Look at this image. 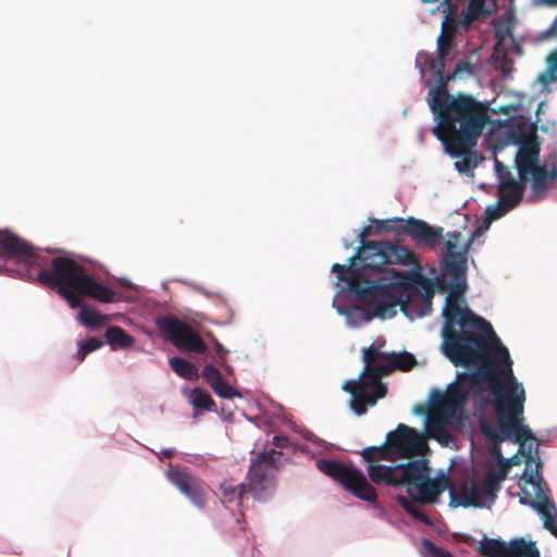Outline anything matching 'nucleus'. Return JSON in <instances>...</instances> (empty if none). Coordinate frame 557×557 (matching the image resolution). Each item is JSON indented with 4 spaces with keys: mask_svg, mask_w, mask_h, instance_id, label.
<instances>
[{
    "mask_svg": "<svg viewBox=\"0 0 557 557\" xmlns=\"http://www.w3.org/2000/svg\"><path fill=\"white\" fill-rule=\"evenodd\" d=\"M416 364V358L412 354L407 351L389 352L384 356L381 362H374L372 366L363 368V373L373 374L380 380L381 375L389 374L395 369L407 371Z\"/></svg>",
    "mask_w": 557,
    "mask_h": 557,
    "instance_id": "nucleus-20",
    "label": "nucleus"
},
{
    "mask_svg": "<svg viewBox=\"0 0 557 557\" xmlns=\"http://www.w3.org/2000/svg\"><path fill=\"white\" fill-rule=\"evenodd\" d=\"M480 552L488 557H504L505 542L498 539L483 537L479 546Z\"/></svg>",
    "mask_w": 557,
    "mask_h": 557,
    "instance_id": "nucleus-36",
    "label": "nucleus"
},
{
    "mask_svg": "<svg viewBox=\"0 0 557 557\" xmlns=\"http://www.w3.org/2000/svg\"><path fill=\"white\" fill-rule=\"evenodd\" d=\"M298 432L301 434V436L305 440L314 443L319 447H324L326 445V442L324 440L319 438L317 435H314L311 431H309L307 429H302Z\"/></svg>",
    "mask_w": 557,
    "mask_h": 557,
    "instance_id": "nucleus-42",
    "label": "nucleus"
},
{
    "mask_svg": "<svg viewBox=\"0 0 557 557\" xmlns=\"http://www.w3.org/2000/svg\"><path fill=\"white\" fill-rule=\"evenodd\" d=\"M186 396L195 409L214 411V400L207 391L194 387L186 393Z\"/></svg>",
    "mask_w": 557,
    "mask_h": 557,
    "instance_id": "nucleus-31",
    "label": "nucleus"
},
{
    "mask_svg": "<svg viewBox=\"0 0 557 557\" xmlns=\"http://www.w3.org/2000/svg\"><path fill=\"white\" fill-rule=\"evenodd\" d=\"M342 388L350 394L349 408L358 417L367 413V407L374 406L377 399L385 397L387 387L370 373L359 374L355 380L346 381Z\"/></svg>",
    "mask_w": 557,
    "mask_h": 557,
    "instance_id": "nucleus-14",
    "label": "nucleus"
},
{
    "mask_svg": "<svg viewBox=\"0 0 557 557\" xmlns=\"http://www.w3.org/2000/svg\"><path fill=\"white\" fill-rule=\"evenodd\" d=\"M385 223H389L391 232L397 236L401 234L410 235L413 239H418V219L410 216L407 220L403 218L386 219Z\"/></svg>",
    "mask_w": 557,
    "mask_h": 557,
    "instance_id": "nucleus-28",
    "label": "nucleus"
},
{
    "mask_svg": "<svg viewBox=\"0 0 557 557\" xmlns=\"http://www.w3.org/2000/svg\"><path fill=\"white\" fill-rule=\"evenodd\" d=\"M289 444L288 437L284 435H274L272 437V445L274 446L273 449L278 450L287 447Z\"/></svg>",
    "mask_w": 557,
    "mask_h": 557,
    "instance_id": "nucleus-43",
    "label": "nucleus"
},
{
    "mask_svg": "<svg viewBox=\"0 0 557 557\" xmlns=\"http://www.w3.org/2000/svg\"><path fill=\"white\" fill-rule=\"evenodd\" d=\"M480 396V388L475 380L470 383L451 381L445 391L434 389L430 396L432 414L425 419V429L443 446L453 442V436L447 430L451 428L461 431L467 422L466 396Z\"/></svg>",
    "mask_w": 557,
    "mask_h": 557,
    "instance_id": "nucleus-7",
    "label": "nucleus"
},
{
    "mask_svg": "<svg viewBox=\"0 0 557 557\" xmlns=\"http://www.w3.org/2000/svg\"><path fill=\"white\" fill-rule=\"evenodd\" d=\"M444 250L441 253L444 270L438 275L448 284V294L442 309L443 326L441 336L471 326L484 318L470 310L463 294L467 284V258L472 239H465L460 232H447L444 236Z\"/></svg>",
    "mask_w": 557,
    "mask_h": 557,
    "instance_id": "nucleus-5",
    "label": "nucleus"
},
{
    "mask_svg": "<svg viewBox=\"0 0 557 557\" xmlns=\"http://www.w3.org/2000/svg\"><path fill=\"white\" fill-rule=\"evenodd\" d=\"M18 256L24 262L20 269H5L10 275L55 288L70 308L81 309L78 320L84 326L97 329L104 324L106 315L89 309L82 297L110 304L114 301L115 293L88 272L89 260L66 251L52 257L49 250L44 252L34 246L28 253L20 251Z\"/></svg>",
    "mask_w": 557,
    "mask_h": 557,
    "instance_id": "nucleus-3",
    "label": "nucleus"
},
{
    "mask_svg": "<svg viewBox=\"0 0 557 557\" xmlns=\"http://www.w3.org/2000/svg\"><path fill=\"white\" fill-rule=\"evenodd\" d=\"M544 173L546 174V177L537 189L536 201L543 200L547 196L548 190L552 188L555 180L557 178V163L549 164L545 162Z\"/></svg>",
    "mask_w": 557,
    "mask_h": 557,
    "instance_id": "nucleus-35",
    "label": "nucleus"
},
{
    "mask_svg": "<svg viewBox=\"0 0 557 557\" xmlns=\"http://www.w3.org/2000/svg\"><path fill=\"white\" fill-rule=\"evenodd\" d=\"M315 466L319 471H321L326 476L337 481L342 484V486L347 482L356 469L354 466L348 467L337 460L324 458L318 459Z\"/></svg>",
    "mask_w": 557,
    "mask_h": 557,
    "instance_id": "nucleus-24",
    "label": "nucleus"
},
{
    "mask_svg": "<svg viewBox=\"0 0 557 557\" xmlns=\"http://www.w3.org/2000/svg\"><path fill=\"white\" fill-rule=\"evenodd\" d=\"M368 475L373 483L397 491L398 503L418 520V458L396 465H369Z\"/></svg>",
    "mask_w": 557,
    "mask_h": 557,
    "instance_id": "nucleus-8",
    "label": "nucleus"
},
{
    "mask_svg": "<svg viewBox=\"0 0 557 557\" xmlns=\"http://www.w3.org/2000/svg\"><path fill=\"white\" fill-rule=\"evenodd\" d=\"M174 454V449L173 448H164L161 450V455L164 456V457H172Z\"/></svg>",
    "mask_w": 557,
    "mask_h": 557,
    "instance_id": "nucleus-47",
    "label": "nucleus"
},
{
    "mask_svg": "<svg viewBox=\"0 0 557 557\" xmlns=\"http://www.w3.org/2000/svg\"><path fill=\"white\" fill-rule=\"evenodd\" d=\"M463 71L471 72V64L469 62H458L455 67V73H461Z\"/></svg>",
    "mask_w": 557,
    "mask_h": 557,
    "instance_id": "nucleus-45",
    "label": "nucleus"
},
{
    "mask_svg": "<svg viewBox=\"0 0 557 557\" xmlns=\"http://www.w3.org/2000/svg\"><path fill=\"white\" fill-rule=\"evenodd\" d=\"M448 289V284L443 277H438L432 268H424L420 264V318L431 311V296L435 292Z\"/></svg>",
    "mask_w": 557,
    "mask_h": 557,
    "instance_id": "nucleus-19",
    "label": "nucleus"
},
{
    "mask_svg": "<svg viewBox=\"0 0 557 557\" xmlns=\"http://www.w3.org/2000/svg\"><path fill=\"white\" fill-rule=\"evenodd\" d=\"M385 345V341L382 338L375 339L372 345L363 349L362 352V361L364 363V368L367 366H372L374 362H381L384 360V356L388 355L389 352H383L381 351V348Z\"/></svg>",
    "mask_w": 557,
    "mask_h": 557,
    "instance_id": "nucleus-34",
    "label": "nucleus"
},
{
    "mask_svg": "<svg viewBox=\"0 0 557 557\" xmlns=\"http://www.w3.org/2000/svg\"><path fill=\"white\" fill-rule=\"evenodd\" d=\"M553 4H557V0H548Z\"/></svg>",
    "mask_w": 557,
    "mask_h": 557,
    "instance_id": "nucleus-54",
    "label": "nucleus"
},
{
    "mask_svg": "<svg viewBox=\"0 0 557 557\" xmlns=\"http://www.w3.org/2000/svg\"><path fill=\"white\" fill-rule=\"evenodd\" d=\"M548 33L557 34V15L550 27L548 28Z\"/></svg>",
    "mask_w": 557,
    "mask_h": 557,
    "instance_id": "nucleus-48",
    "label": "nucleus"
},
{
    "mask_svg": "<svg viewBox=\"0 0 557 557\" xmlns=\"http://www.w3.org/2000/svg\"><path fill=\"white\" fill-rule=\"evenodd\" d=\"M500 148L508 145L517 147L515 153V168L517 174L522 180H529L530 193L527 197L528 202L536 201V193L543 184L546 174L544 173V163L540 159V141H499Z\"/></svg>",
    "mask_w": 557,
    "mask_h": 557,
    "instance_id": "nucleus-13",
    "label": "nucleus"
},
{
    "mask_svg": "<svg viewBox=\"0 0 557 557\" xmlns=\"http://www.w3.org/2000/svg\"><path fill=\"white\" fill-rule=\"evenodd\" d=\"M444 236V228L442 226L431 225L420 220V249L422 247L434 251L441 249Z\"/></svg>",
    "mask_w": 557,
    "mask_h": 557,
    "instance_id": "nucleus-25",
    "label": "nucleus"
},
{
    "mask_svg": "<svg viewBox=\"0 0 557 557\" xmlns=\"http://www.w3.org/2000/svg\"><path fill=\"white\" fill-rule=\"evenodd\" d=\"M504 557H540V550L533 541L512 539L509 543L505 542Z\"/></svg>",
    "mask_w": 557,
    "mask_h": 557,
    "instance_id": "nucleus-26",
    "label": "nucleus"
},
{
    "mask_svg": "<svg viewBox=\"0 0 557 557\" xmlns=\"http://www.w3.org/2000/svg\"><path fill=\"white\" fill-rule=\"evenodd\" d=\"M373 454H376L379 459L393 462L418 456V430L399 423L395 430L386 434L383 444L366 447L361 451L364 460L369 462Z\"/></svg>",
    "mask_w": 557,
    "mask_h": 557,
    "instance_id": "nucleus-11",
    "label": "nucleus"
},
{
    "mask_svg": "<svg viewBox=\"0 0 557 557\" xmlns=\"http://www.w3.org/2000/svg\"><path fill=\"white\" fill-rule=\"evenodd\" d=\"M104 337L112 350L127 349L134 344V337L121 326L112 325L106 330Z\"/></svg>",
    "mask_w": 557,
    "mask_h": 557,
    "instance_id": "nucleus-27",
    "label": "nucleus"
},
{
    "mask_svg": "<svg viewBox=\"0 0 557 557\" xmlns=\"http://www.w3.org/2000/svg\"><path fill=\"white\" fill-rule=\"evenodd\" d=\"M33 245L9 231H0V259L13 260L14 269H20L24 260L20 258V251L28 253Z\"/></svg>",
    "mask_w": 557,
    "mask_h": 557,
    "instance_id": "nucleus-21",
    "label": "nucleus"
},
{
    "mask_svg": "<svg viewBox=\"0 0 557 557\" xmlns=\"http://www.w3.org/2000/svg\"><path fill=\"white\" fill-rule=\"evenodd\" d=\"M536 132L537 123H532L524 115H517L500 123L497 134L486 139H539Z\"/></svg>",
    "mask_w": 557,
    "mask_h": 557,
    "instance_id": "nucleus-18",
    "label": "nucleus"
},
{
    "mask_svg": "<svg viewBox=\"0 0 557 557\" xmlns=\"http://www.w3.org/2000/svg\"><path fill=\"white\" fill-rule=\"evenodd\" d=\"M420 522H424L425 524L430 523V519L422 512H420Z\"/></svg>",
    "mask_w": 557,
    "mask_h": 557,
    "instance_id": "nucleus-50",
    "label": "nucleus"
},
{
    "mask_svg": "<svg viewBox=\"0 0 557 557\" xmlns=\"http://www.w3.org/2000/svg\"><path fill=\"white\" fill-rule=\"evenodd\" d=\"M445 153L455 159L454 166L459 174L472 177L474 169L483 157L476 151L478 141H441Z\"/></svg>",
    "mask_w": 557,
    "mask_h": 557,
    "instance_id": "nucleus-16",
    "label": "nucleus"
},
{
    "mask_svg": "<svg viewBox=\"0 0 557 557\" xmlns=\"http://www.w3.org/2000/svg\"><path fill=\"white\" fill-rule=\"evenodd\" d=\"M212 342H213V347H214L215 354H211L207 349V354H203V355L218 364H224L225 358H227L230 350L226 349L215 337L212 338Z\"/></svg>",
    "mask_w": 557,
    "mask_h": 557,
    "instance_id": "nucleus-41",
    "label": "nucleus"
},
{
    "mask_svg": "<svg viewBox=\"0 0 557 557\" xmlns=\"http://www.w3.org/2000/svg\"><path fill=\"white\" fill-rule=\"evenodd\" d=\"M425 446L424 440L420 436V504L434 503L438 495L448 487V478L445 472L430 480L426 459L422 458V450Z\"/></svg>",
    "mask_w": 557,
    "mask_h": 557,
    "instance_id": "nucleus-17",
    "label": "nucleus"
},
{
    "mask_svg": "<svg viewBox=\"0 0 557 557\" xmlns=\"http://www.w3.org/2000/svg\"><path fill=\"white\" fill-rule=\"evenodd\" d=\"M411 413H412L413 416H418V403L412 405V407H411Z\"/></svg>",
    "mask_w": 557,
    "mask_h": 557,
    "instance_id": "nucleus-52",
    "label": "nucleus"
},
{
    "mask_svg": "<svg viewBox=\"0 0 557 557\" xmlns=\"http://www.w3.org/2000/svg\"><path fill=\"white\" fill-rule=\"evenodd\" d=\"M199 290L208 298L212 297L213 295H215L214 293L212 292H209L208 289H206L205 287H198Z\"/></svg>",
    "mask_w": 557,
    "mask_h": 557,
    "instance_id": "nucleus-49",
    "label": "nucleus"
},
{
    "mask_svg": "<svg viewBox=\"0 0 557 557\" xmlns=\"http://www.w3.org/2000/svg\"><path fill=\"white\" fill-rule=\"evenodd\" d=\"M440 350L457 371L454 382L470 383L475 380L480 396H466L475 410L491 401L496 414L497 431L505 436H515L517 431L530 432L524 424L523 384L512 370V360L507 347L494 332L490 322L481 321L460 331L441 336Z\"/></svg>",
    "mask_w": 557,
    "mask_h": 557,
    "instance_id": "nucleus-2",
    "label": "nucleus"
},
{
    "mask_svg": "<svg viewBox=\"0 0 557 557\" xmlns=\"http://www.w3.org/2000/svg\"><path fill=\"white\" fill-rule=\"evenodd\" d=\"M171 369L182 379L187 381H198L199 373L197 368L181 357H172L169 359Z\"/></svg>",
    "mask_w": 557,
    "mask_h": 557,
    "instance_id": "nucleus-29",
    "label": "nucleus"
},
{
    "mask_svg": "<svg viewBox=\"0 0 557 557\" xmlns=\"http://www.w3.org/2000/svg\"><path fill=\"white\" fill-rule=\"evenodd\" d=\"M420 545L423 557H454L448 550L435 546L428 539H420Z\"/></svg>",
    "mask_w": 557,
    "mask_h": 557,
    "instance_id": "nucleus-40",
    "label": "nucleus"
},
{
    "mask_svg": "<svg viewBox=\"0 0 557 557\" xmlns=\"http://www.w3.org/2000/svg\"><path fill=\"white\" fill-rule=\"evenodd\" d=\"M219 366L221 368H223L227 374H231L232 371H233V367L227 363V358H225V363L224 364H219Z\"/></svg>",
    "mask_w": 557,
    "mask_h": 557,
    "instance_id": "nucleus-46",
    "label": "nucleus"
},
{
    "mask_svg": "<svg viewBox=\"0 0 557 557\" xmlns=\"http://www.w3.org/2000/svg\"><path fill=\"white\" fill-rule=\"evenodd\" d=\"M385 220L372 219L358 233L360 246L348 264L334 263L337 273L332 306L357 329L374 319L388 320L398 309L409 321L418 319V261L405 246L392 240L366 242L373 232H391Z\"/></svg>",
    "mask_w": 557,
    "mask_h": 557,
    "instance_id": "nucleus-1",
    "label": "nucleus"
},
{
    "mask_svg": "<svg viewBox=\"0 0 557 557\" xmlns=\"http://www.w3.org/2000/svg\"><path fill=\"white\" fill-rule=\"evenodd\" d=\"M448 50L449 42L440 36L438 57L425 59L423 67H420L421 79L430 74L437 84L428 94V102L437 120L433 133L437 139H478L494 121L488 114V104L469 95L448 94L444 64Z\"/></svg>",
    "mask_w": 557,
    "mask_h": 557,
    "instance_id": "nucleus-4",
    "label": "nucleus"
},
{
    "mask_svg": "<svg viewBox=\"0 0 557 557\" xmlns=\"http://www.w3.org/2000/svg\"><path fill=\"white\" fill-rule=\"evenodd\" d=\"M546 63V71L539 76V82L545 86L557 81V48L549 53Z\"/></svg>",
    "mask_w": 557,
    "mask_h": 557,
    "instance_id": "nucleus-37",
    "label": "nucleus"
},
{
    "mask_svg": "<svg viewBox=\"0 0 557 557\" xmlns=\"http://www.w3.org/2000/svg\"><path fill=\"white\" fill-rule=\"evenodd\" d=\"M190 503L199 508L203 509L206 506V497H205V490L203 486L200 484V482L197 480L194 482L187 490L186 493H183Z\"/></svg>",
    "mask_w": 557,
    "mask_h": 557,
    "instance_id": "nucleus-38",
    "label": "nucleus"
},
{
    "mask_svg": "<svg viewBox=\"0 0 557 557\" xmlns=\"http://www.w3.org/2000/svg\"><path fill=\"white\" fill-rule=\"evenodd\" d=\"M343 245L346 250H348L352 246V242H349L347 239H343Z\"/></svg>",
    "mask_w": 557,
    "mask_h": 557,
    "instance_id": "nucleus-51",
    "label": "nucleus"
},
{
    "mask_svg": "<svg viewBox=\"0 0 557 557\" xmlns=\"http://www.w3.org/2000/svg\"><path fill=\"white\" fill-rule=\"evenodd\" d=\"M103 345L101 339L97 337H87L81 342H78V349H77V359L79 362H82L86 356L98 348H100Z\"/></svg>",
    "mask_w": 557,
    "mask_h": 557,
    "instance_id": "nucleus-39",
    "label": "nucleus"
},
{
    "mask_svg": "<svg viewBox=\"0 0 557 557\" xmlns=\"http://www.w3.org/2000/svg\"><path fill=\"white\" fill-rule=\"evenodd\" d=\"M343 487L358 499L375 503L376 493L368 482L364 473L358 468L355 469Z\"/></svg>",
    "mask_w": 557,
    "mask_h": 557,
    "instance_id": "nucleus-23",
    "label": "nucleus"
},
{
    "mask_svg": "<svg viewBox=\"0 0 557 557\" xmlns=\"http://www.w3.org/2000/svg\"><path fill=\"white\" fill-rule=\"evenodd\" d=\"M486 0H468L467 8L462 11L463 22L470 25L480 16H488L492 11L485 7Z\"/></svg>",
    "mask_w": 557,
    "mask_h": 557,
    "instance_id": "nucleus-32",
    "label": "nucleus"
},
{
    "mask_svg": "<svg viewBox=\"0 0 557 557\" xmlns=\"http://www.w3.org/2000/svg\"><path fill=\"white\" fill-rule=\"evenodd\" d=\"M166 478L169 480V482L174 485L177 490H180V492L183 494V493H186L188 487L197 481V479L193 475H190L189 473L185 472V471H182V470H178V469H175V468H171L166 471Z\"/></svg>",
    "mask_w": 557,
    "mask_h": 557,
    "instance_id": "nucleus-33",
    "label": "nucleus"
},
{
    "mask_svg": "<svg viewBox=\"0 0 557 557\" xmlns=\"http://www.w3.org/2000/svg\"><path fill=\"white\" fill-rule=\"evenodd\" d=\"M286 459L282 450L267 448L251 458L246 482L253 499L267 502L275 494L276 476Z\"/></svg>",
    "mask_w": 557,
    "mask_h": 557,
    "instance_id": "nucleus-9",
    "label": "nucleus"
},
{
    "mask_svg": "<svg viewBox=\"0 0 557 557\" xmlns=\"http://www.w3.org/2000/svg\"><path fill=\"white\" fill-rule=\"evenodd\" d=\"M506 467L488 471L481 484L470 482L465 484L459 492L449 487V506L453 508H491L495 502L496 493L500 488V482L506 476Z\"/></svg>",
    "mask_w": 557,
    "mask_h": 557,
    "instance_id": "nucleus-10",
    "label": "nucleus"
},
{
    "mask_svg": "<svg viewBox=\"0 0 557 557\" xmlns=\"http://www.w3.org/2000/svg\"><path fill=\"white\" fill-rule=\"evenodd\" d=\"M543 132L547 133V127L542 126Z\"/></svg>",
    "mask_w": 557,
    "mask_h": 557,
    "instance_id": "nucleus-55",
    "label": "nucleus"
},
{
    "mask_svg": "<svg viewBox=\"0 0 557 557\" xmlns=\"http://www.w3.org/2000/svg\"><path fill=\"white\" fill-rule=\"evenodd\" d=\"M492 222L493 221H490L485 218L484 223L472 232L469 239H472V243H473L475 238L481 237L488 230Z\"/></svg>",
    "mask_w": 557,
    "mask_h": 557,
    "instance_id": "nucleus-44",
    "label": "nucleus"
},
{
    "mask_svg": "<svg viewBox=\"0 0 557 557\" xmlns=\"http://www.w3.org/2000/svg\"><path fill=\"white\" fill-rule=\"evenodd\" d=\"M161 334L178 350L185 352L207 354V345L200 335L186 322L175 317L165 315L156 319Z\"/></svg>",
    "mask_w": 557,
    "mask_h": 557,
    "instance_id": "nucleus-15",
    "label": "nucleus"
},
{
    "mask_svg": "<svg viewBox=\"0 0 557 557\" xmlns=\"http://www.w3.org/2000/svg\"><path fill=\"white\" fill-rule=\"evenodd\" d=\"M245 491V483H236L233 480H224L220 484V492L224 502L230 504L240 505Z\"/></svg>",
    "mask_w": 557,
    "mask_h": 557,
    "instance_id": "nucleus-30",
    "label": "nucleus"
},
{
    "mask_svg": "<svg viewBox=\"0 0 557 557\" xmlns=\"http://www.w3.org/2000/svg\"><path fill=\"white\" fill-rule=\"evenodd\" d=\"M483 434L494 443L508 440L519 444V451L524 457L525 468L521 478L522 492L530 497L529 500L520 499V504L530 506L537 513L544 529L557 537V507L549 497L548 486L541 474L542 460L539 454V440L530 430L529 433L517 431L515 436H505L487 425L481 426Z\"/></svg>",
    "mask_w": 557,
    "mask_h": 557,
    "instance_id": "nucleus-6",
    "label": "nucleus"
},
{
    "mask_svg": "<svg viewBox=\"0 0 557 557\" xmlns=\"http://www.w3.org/2000/svg\"><path fill=\"white\" fill-rule=\"evenodd\" d=\"M494 168L497 177L498 200L486 207V219L495 221L516 208L523 198L525 184L529 180L516 177L498 159H494Z\"/></svg>",
    "mask_w": 557,
    "mask_h": 557,
    "instance_id": "nucleus-12",
    "label": "nucleus"
},
{
    "mask_svg": "<svg viewBox=\"0 0 557 557\" xmlns=\"http://www.w3.org/2000/svg\"><path fill=\"white\" fill-rule=\"evenodd\" d=\"M301 451L305 453V454H308L309 453V448L307 446L301 447Z\"/></svg>",
    "mask_w": 557,
    "mask_h": 557,
    "instance_id": "nucleus-53",
    "label": "nucleus"
},
{
    "mask_svg": "<svg viewBox=\"0 0 557 557\" xmlns=\"http://www.w3.org/2000/svg\"><path fill=\"white\" fill-rule=\"evenodd\" d=\"M423 2H431L432 0H422Z\"/></svg>",
    "mask_w": 557,
    "mask_h": 557,
    "instance_id": "nucleus-56",
    "label": "nucleus"
},
{
    "mask_svg": "<svg viewBox=\"0 0 557 557\" xmlns=\"http://www.w3.org/2000/svg\"><path fill=\"white\" fill-rule=\"evenodd\" d=\"M201 376L220 398L242 397V393L224 380L215 364L207 363L201 371Z\"/></svg>",
    "mask_w": 557,
    "mask_h": 557,
    "instance_id": "nucleus-22",
    "label": "nucleus"
}]
</instances>
